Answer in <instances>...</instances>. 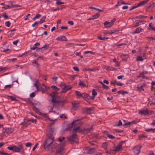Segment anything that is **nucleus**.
Instances as JSON below:
<instances>
[{
    "instance_id": "f257e3e1",
    "label": "nucleus",
    "mask_w": 155,
    "mask_h": 155,
    "mask_svg": "<svg viewBox=\"0 0 155 155\" xmlns=\"http://www.w3.org/2000/svg\"><path fill=\"white\" fill-rule=\"evenodd\" d=\"M44 148L47 149L51 153H52L55 150L57 144L54 141V137H48L44 143Z\"/></svg>"
},
{
    "instance_id": "f03ea898",
    "label": "nucleus",
    "mask_w": 155,
    "mask_h": 155,
    "mask_svg": "<svg viewBox=\"0 0 155 155\" xmlns=\"http://www.w3.org/2000/svg\"><path fill=\"white\" fill-rule=\"evenodd\" d=\"M68 140L71 144L76 143L78 141V140L77 137V135L75 133H73L70 137H68Z\"/></svg>"
},
{
    "instance_id": "7ed1b4c3",
    "label": "nucleus",
    "mask_w": 155,
    "mask_h": 155,
    "mask_svg": "<svg viewBox=\"0 0 155 155\" xmlns=\"http://www.w3.org/2000/svg\"><path fill=\"white\" fill-rule=\"evenodd\" d=\"M14 152L23 153L25 151V149L23 147L21 144H19L18 146L15 145Z\"/></svg>"
},
{
    "instance_id": "20e7f679",
    "label": "nucleus",
    "mask_w": 155,
    "mask_h": 155,
    "mask_svg": "<svg viewBox=\"0 0 155 155\" xmlns=\"http://www.w3.org/2000/svg\"><path fill=\"white\" fill-rule=\"evenodd\" d=\"M58 94V92L56 91H54L50 94V95L52 97V99L51 101H51V103H54L56 101Z\"/></svg>"
},
{
    "instance_id": "39448f33",
    "label": "nucleus",
    "mask_w": 155,
    "mask_h": 155,
    "mask_svg": "<svg viewBox=\"0 0 155 155\" xmlns=\"http://www.w3.org/2000/svg\"><path fill=\"white\" fill-rule=\"evenodd\" d=\"M123 142V141H122L119 143L116 147H114V151L119 152L120 151L122 148V145Z\"/></svg>"
},
{
    "instance_id": "423d86ee",
    "label": "nucleus",
    "mask_w": 155,
    "mask_h": 155,
    "mask_svg": "<svg viewBox=\"0 0 155 155\" xmlns=\"http://www.w3.org/2000/svg\"><path fill=\"white\" fill-rule=\"evenodd\" d=\"M93 107L84 108L82 109V112L84 113L91 114L93 112Z\"/></svg>"
},
{
    "instance_id": "0eeeda50",
    "label": "nucleus",
    "mask_w": 155,
    "mask_h": 155,
    "mask_svg": "<svg viewBox=\"0 0 155 155\" xmlns=\"http://www.w3.org/2000/svg\"><path fill=\"white\" fill-rule=\"evenodd\" d=\"M14 130L13 128L9 127H5V128H3V132L7 134H9L12 133Z\"/></svg>"
},
{
    "instance_id": "6e6552de",
    "label": "nucleus",
    "mask_w": 155,
    "mask_h": 155,
    "mask_svg": "<svg viewBox=\"0 0 155 155\" xmlns=\"http://www.w3.org/2000/svg\"><path fill=\"white\" fill-rule=\"evenodd\" d=\"M141 147L140 145H138L135 146L133 149V151L134 152L136 155L138 154L140 152V149Z\"/></svg>"
},
{
    "instance_id": "1a4fd4ad",
    "label": "nucleus",
    "mask_w": 155,
    "mask_h": 155,
    "mask_svg": "<svg viewBox=\"0 0 155 155\" xmlns=\"http://www.w3.org/2000/svg\"><path fill=\"white\" fill-rule=\"evenodd\" d=\"M47 137H54L53 128H48L47 131Z\"/></svg>"
},
{
    "instance_id": "9d476101",
    "label": "nucleus",
    "mask_w": 155,
    "mask_h": 155,
    "mask_svg": "<svg viewBox=\"0 0 155 155\" xmlns=\"http://www.w3.org/2000/svg\"><path fill=\"white\" fill-rule=\"evenodd\" d=\"M65 101V100L61 98L58 100H57L56 99V101L54 103H53L54 106L56 104H57L58 105H59L61 104H62V105L63 106L64 104Z\"/></svg>"
},
{
    "instance_id": "9b49d317",
    "label": "nucleus",
    "mask_w": 155,
    "mask_h": 155,
    "mask_svg": "<svg viewBox=\"0 0 155 155\" xmlns=\"http://www.w3.org/2000/svg\"><path fill=\"white\" fill-rule=\"evenodd\" d=\"M81 121L80 120H76L73 121L71 124L69 126V127H72L76 126L77 125L81 123Z\"/></svg>"
},
{
    "instance_id": "f8f14e48",
    "label": "nucleus",
    "mask_w": 155,
    "mask_h": 155,
    "mask_svg": "<svg viewBox=\"0 0 155 155\" xmlns=\"http://www.w3.org/2000/svg\"><path fill=\"white\" fill-rule=\"evenodd\" d=\"M65 145V143H60L57 148L56 151L57 153H60L63 150L64 146Z\"/></svg>"
},
{
    "instance_id": "ddd939ff",
    "label": "nucleus",
    "mask_w": 155,
    "mask_h": 155,
    "mask_svg": "<svg viewBox=\"0 0 155 155\" xmlns=\"http://www.w3.org/2000/svg\"><path fill=\"white\" fill-rule=\"evenodd\" d=\"M79 102L78 101H74L72 102L73 108L74 110H76L78 107Z\"/></svg>"
},
{
    "instance_id": "4468645a",
    "label": "nucleus",
    "mask_w": 155,
    "mask_h": 155,
    "mask_svg": "<svg viewBox=\"0 0 155 155\" xmlns=\"http://www.w3.org/2000/svg\"><path fill=\"white\" fill-rule=\"evenodd\" d=\"M143 31V29L141 28L140 27L137 28L135 30V31L133 32V34H134L136 33H139Z\"/></svg>"
},
{
    "instance_id": "2eb2a0df",
    "label": "nucleus",
    "mask_w": 155,
    "mask_h": 155,
    "mask_svg": "<svg viewBox=\"0 0 155 155\" xmlns=\"http://www.w3.org/2000/svg\"><path fill=\"white\" fill-rule=\"evenodd\" d=\"M149 113V110L148 109L140 110L139 111V114L144 115L148 114Z\"/></svg>"
},
{
    "instance_id": "dca6fc26",
    "label": "nucleus",
    "mask_w": 155,
    "mask_h": 155,
    "mask_svg": "<svg viewBox=\"0 0 155 155\" xmlns=\"http://www.w3.org/2000/svg\"><path fill=\"white\" fill-rule=\"evenodd\" d=\"M56 40L60 41H67V39L66 37L64 36H61L60 37H58L56 38Z\"/></svg>"
},
{
    "instance_id": "f3484780",
    "label": "nucleus",
    "mask_w": 155,
    "mask_h": 155,
    "mask_svg": "<svg viewBox=\"0 0 155 155\" xmlns=\"http://www.w3.org/2000/svg\"><path fill=\"white\" fill-rule=\"evenodd\" d=\"M34 81L35 82V83L34 85L38 91L39 90V87L38 86V85L39 84V81L37 79H35L34 80Z\"/></svg>"
},
{
    "instance_id": "a211bd4d",
    "label": "nucleus",
    "mask_w": 155,
    "mask_h": 155,
    "mask_svg": "<svg viewBox=\"0 0 155 155\" xmlns=\"http://www.w3.org/2000/svg\"><path fill=\"white\" fill-rule=\"evenodd\" d=\"M149 1V0H144L143 1H142L140 2L139 3L137 4V6L139 7L140 6L142 5L145 4V3H147Z\"/></svg>"
},
{
    "instance_id": "6ab92c4d",
    "label": "nucleus",
    "mask_w": 155,
    "mask_h": 155,
    "mask_svg": "<svg viewBox=\"0 0 155 155\" xmlns=\"http://www.w3.org/2000/svg\"><path fill=\"white\" fill-rule=\"evenodd\" d=\"M136 123V122L135 121H133L132 122H126L123 124V126H130L132 124H134Z\"/></svg>"
},
{
    "instance_id": "aec40b11",
    "label": "nucleus",
    "mask_w": 155,
    "mask_h": 155,
    "mask_svg": "<svg viewBox=\"0 0 155 155\" xmlns=\"http://www.w3.org/2000/svg\"><path fill=\"white\" fill-rule=\"evenodd\" d=\"M116 20V19L115 18H114L112 20H111L110 22L106 21L104 23V25H105L107 24V23H108L110 24V25H112L114 23L115 21Z\"/></svg>"
},
{
    "instance_id": "412c9836",
    "label": "nucleus",
    "mask_w": 155,
    "mask_h": 155,
    "mask_svg": "<svg viewBox=\"0 0 155 155\" xmlns=\"http://www.w3.org/2000/svg\"><path fill=\"white\" fill-rule=\"evenodd\" d=\"M63 85L64 87L62 89L64 91H66L71 88V87L70 86H67L65 84H64Z\"/></svg>"
},
{
    "instance_id": "4be33fe9",
    "label": "nucleus",
    "mask_w": 155,
    "mask_h": 155,
    "mask_svg": "<svg viewBox=\"0 0 155 155\" xmlns=\"http://www.w3.org/2000/svg\"><path fill=\"white\" fill-rule=\"evenodd\" d=\"M49 47V45H46L41 48H38L39 51H41V50L42 49L43 50H45L48 49Z\"/></svg>"
},
{
    "instance_id": "5701e85b",
    "label": "nucleus",
    "mask_w": 155,
    "mask_h": 155,
    "mask_svg": "<svg viewBox=\"0 0 155 155\" xmlns=\"http://www.w3.org/2000/svg\"><path fill=\"white\" fill-rule=\"evenodd\" d=\"M97 94V92L95 91L94 89H93L92 91V96L91 97V99H93L95 98V96Z\"/></svg>"
},
{
    "instance_id": "b1692460",
    "label": "nucleus",
    "mask_w": 155,
    "mask_h": 155,
    "mask_svg": "<svg viewBox=\"0 0 155 155\" xmlns=\"http://www.w3.org/2000/svg\"><path fill=\"white\" fill-rule=\"evenodd\" d=\"M105 68L107 70L116 71L117 70L116 68L110 66H106Z\"/></svg>"
},
{
    "instance_id": "393cba45",
    "label": "nucleus",
    "mask_w": 155,
    "mask_h": 155,
    "mask_svg": "<svg viewBox=\"0 0 155 155\" xmlns=\"http://www.w3.org/2000/svg\"><path fill=\"white\" fill-rule=\"evenodd\" d=\"M143 21L144 22V21ZM142 22V21H139L137 20V21L134 24V27H136L137 26H138L141 24V22Z\"/></svg>"
},
{
    "instance_id": "a878e982",
    "label": "nucleus",
    "mask_w": 155,
    "mask_h": 155,
    "mask_svg": "<svg viewBox=\"0 0 155 155\" xmlns=\"http://www.w3.org/2000/svg\"><path fill=\"white\" fill-rule=\"evenodd\" d=\"M88 96L87 94L85 93H83L82 94L81 97L84 98L85 100L87 101V100L88 99V98H87Z\"/></svg>"
},
{
    "instance_id": "bb28decb",
    "label": "nucleus",
    "mask_w": 155,
    "mask_h": 155,
    "mask_svg": "<svg viewBox=\"0 0 155 155\" xmlns=\"http://www.w3.org/2000/svg\"><path fill=\"white\" fill-rule=\"evenodd\" d=\"M24 100L25 101L28 102V103L29 104H31V105L34 104V103L32 102V101L30 98H25Z\"/></svg>"
},
{
    "instance_id": "cd10ccee",
    "label": "nucleus",
    "mask_w": 155,
    "mask_h": 155,
    "mask_svg": "<svg viewBox=\"0 0 155 155\" xmlns=\"http://www.w3.org/2000/svg\"><path fill=\"white\" fill-rule=\"evenodd\" d=\"M46 18L45 16H44L40 19V21H38L39 24H41L45 21V19Z\"/></svg>"
},
{
    "instance_id": "c85d7f7f",
    "label": "nucleus",
    "mask_w": 155,
    "mask_h": 155,
    "mask_svg": "<svg viewBox=\"0 0 155 155\" xmlns=\"http://www.w3.org/2000/svg\"><path fill=\"white\" fill-rule=\"evenodd\" d=\"M127 55L126 54H123L122 55H120V57L123 60H126L127 58Z\"/></svg>"
},
{
    "instance_id": "c756f323",
    "label": "nucleus",
    "mask_w": 155,
    "mask_h": 155,
    "mask_svg": "<svg viewBox=\"0 0 155 155\" xmlns=\"http://www.w3.org/2000/svg\"><path fill=\"white\" fill-rule=\"evenodd\" d=\"M51 87L53 89V90H54V91H58L60 89L58 88L56 86H55L54 85H52L51 86Z\"/></svg>"
},
{
    "instance_id": "7c9ffc66",
    "label": "nucleus",
    "mask_w": 155,
    "mask_h": 155,
    "mask_svg": "<svg viewBox=\"0 0 155 155\" xmlns=\"http://www.w3.org/2000/svg\"><path fill=\"white\" fill-rule=\"evenodd\" d=\"M100 14L99 13H97L92 16V18L95 19L97 18L99 16Z\"/></svg>"
},
{
    "instance_id": "2f4dec72",
    "label": "nucleus",
    "mask_w": 155,
    "mask_h": 155,
    "mask_svg": "<svg viewBox=\"0 0 155 155\" xmlns=\"http://www.w3.org/2000/svg\"><path fill=\"white\" fill-rule=\"evenodd\" d=\"M38 107H36L35 106V105L34 104V106H33V109L35 111L36 113H38L39 112V110L38 109Z\"/></svg>"
},
{
    "instance_id": "473e14b6",
    "label": "nucleus",
    "mask_w": 155,
    "mask_h": 155,
    "mask_svg": "<svg viewBox=\"0 0 155 155\" xmlns=\"http://www.w3.org/2000/svg\"><path fill=\"white\" fill-rule=\"evenodd\" d=\"M143 59L142 57L140 56H138L136 58V61H142Z\"/></svg>"
},
{
    "instance_id": "72a5a7b5",
    "label": "nucleus",
    "mask_w": 155,
    "mask_h": 155,
    "mask_svg": "<svg viewBox=\"0 0 155 155\" xmlns=\"http://www.w3.org/2000/svg\"><path fill=\"white\" fill-rule=\"evenodd\" d=\"M92 130V127L91 126V128H85L84 129V131L85 132L88 133L90 132Z\"/></svg>"
},
{
    "instance_id": "f704fd0d",
    "label": "nucleus",
    "mask_w": 155,
    "mask_h": 155,
    "mask_svg": "<svg viewBox=\"0 0 155 155\" xmlns=\"http://www.w3.org/2000/svg\"><path fill=\"white\" fill-rule=\"evenodd\" d=\"M79 85L80 86H82L83 87H85L86 86V85L81 80L80 81L79 83Z\"/></svg>"
},
{
    "instance_id": "c9c22d12",
    "label": "nucleus",
    "mask_w": 155,
    "mask_h": 155,
    "mask_svg": "<svg viewBox=\"0 0 155 155\" xmlns=\"http://www.w3.org/2000/svg\"><path fill=\"white\" fill-rule=\"evenodd\" d=\"M107 137H108V138L109 139H113L115 138V137L114 136H113L112 135H111L109 134H107Z\"/></svg>"
},
{
    "instance_id": "e433bc0d",
    "label": "nucleus",
    "mask_w": 155,
    "mask_h": 155,
    "mask_svg": "<svg viewBox=\"0 0 155 155\" xmlns=\"http://www.w3.org/2000/svg\"><path fill=\"white\" fill-rule=\"evenodd\" d=\"M41 15L39 14H37L33 18V20L35 21L36 19L38 18L39 17H41Z\"/></svg>"
},
{
    "instance_id": "4c0bfd02",
    "label": "nucleus",
    "mask_w": 155,
    "mask_h": 155,
    "mask_svg": "<svg viewBox=\"0 0 155 155\" xmlns=\"http://www.w3.org/2000/svg\"><path fill=\"white\" fill-rule=\"evenodd\" d=\"M14 147L15 145L12 146L8 147H7V149L10 150H12L14 152Z\"/></svg>"
},
{
    "instance_id": "58836bf2",
    "label": "nucleus",
    "mask_w": 155,
    "mask_h": 155,
    "mask_svg": "<svg viewBox=\"0 0 155 155\" xmlns=\"http://www.w3.org/2000/svg\"><path fill=\"white\" fill-rule=\"evenodd\" d=\"M21 6L18 5H12L10 7V8H13L16 7H20Z\"/></svg>"
},
{
    "instance_id": "ea45409f",
    "label": "nucleus",
    "mask_w": 155,
    "mask_h": 155,
    "mask_svg": "<svg viewBox=\"0 0 155 155\" xmlns=\"http://www.w3.org/2000/svg\"><path fill=\"white\" fill-rule=\"evenodd\" d=\"M77 96L79 97H81L82 94L80 92L77 91H75Z\"/></svg>"
},
{
    "instance_id": "a19ab883",
    "label": "nucleus",
    "mask_w": 155,
    "mask_h": 155,
    "mask_svg": "<svg viewBox=\"0 0 155 155\" xmlns=\"http://www.w3.org/2000/svg\"><path fill=\"white\" fill-rule=\"evenodd\" d=\"M122 125V123L120 120H119L118 124L114 125V126H120Z\"/></svg>"
},
{
    "instance_id": "79ce46f5",
    "label": "nucleus",
    "mask_w": 155,
    "mask_h": 155,
    "mask_svg": "<svg viewBox=\"0 0 155 155\" xmlns=\"http://www.w3.org/2000/svg\"><path fill=\"white\" fill-rule=\"evenodd\" d=\"M34 104L35 105V107H36V106H37L38 107H41V104L38 102H36V103H34L33 105H32L34 106Z\"/></svg>"
},
{
    "instance_id": "37998d69",
    "label": "nucleus",
    "mask_w": 155,
    "mask_h": 155,
    "mask_svg": "<svg viewBox=\"0 0 155 155\" xmlns=\"http://www.w3.org/2000/svg\"><path fill=\"white\" fill-rule=\"evenodd\" d=\"M147 16H144L142 15H140L138 16H136L135 17V18H147Z\"/></svg>"
},
{
    "instance_id": "c03bdc74",
    "label": "nucleus",
    "mask_w": 155,
    "mask_h": 155,
    "mask_svg": "<svg viewBox=\"0 0 155 155\" xmlns=\"http://www.w3.org/2000/svg\"><path fill=\"white\" fill-rule=\"evenodd\" d=\"M74 127V128L73 129V132L74 133L77 131L79 129V128H80V126H77V127Z\"/></svg>"
},
{
    "instance_id": "a18cd8bd",
    "label": "nucleus",
    "mask_w": 155,
    "mask_h": 155,
    "mask_svg": "<svg viewBox=\"0 0 155 155\" xmlns=\"http://www.w3.org/2000/svg\"><path fill=\"white\" fill-rule=\"evenodd\" d=\"M145 131L147 132H150V131H152L153 133L154 132V129H153L152 128L146 129L145 130Z\"/></svg>"
},
{
    "instance_id": "49530a36",
    "label": "nucleus",
    "mask_w": 155,
    "mask_h": 155,
    "mask_svg": "<svg viewBox=\"0 0 155 155\" xmlns=\"http://www.w3.org/2000/svg\"><path fill=\"white\" fill-rule=\"evenodd\" d=\"M87 70L88 71H94L97 70V68H88Z\"/></svg>"
},
{
    "instance_id": "de8ad7c7",
    "label": "nucleus",
    "mask_w": 155,
    "mask_h": 155,
    "mask_svg": "<svg viewBox=\"0 0 155 155\" xmlns=\"http://www.w3.org/2000/svg\"><path fill=\"white\" fill-rule=\"evenodd\" d=\"M155 6V3H152V4H150V5L148 6L147 7V8H153Z\"/></svg>"
},
{
    "instance_id": "09e8293b",
    "label": "nucleus",
    "mask_w": 155,
    "mask_h": 155,
    "mask_svg": "<svg viewBox=\"0 0 155 155\" xmlns=\"http://www.w3.org/2000/svg\"><path fill=\"white\" fill-rule=\"evenodd\" d=\"M10 25H11V23H10V22L9 21H6L5 23V26H7V27H9L10 26Z\"/></svg>"
},
{
    "instance_id": "8fccbe9b",
    "label": "nucleus",
    "mask_w": 155,
    "mask_h": 155,
    "mask_svg": "<svg viewBox=\"0 0 155 155\" xmlns=\"http://www.w3.org/2000/svg\"><path fill=\"white\" fill-rule=\"evenodd\" d=\"M64 2H60L58 0L56 1V3L58 5H59L60 4H64Z\"/></svg>"
},
{
    "instance_id": "3c124183",
    "label": "nucleus",
    "mask_w": 155,
    "mask_h": 155,
    "mask_svg": "<svg viewBox=\"0 0 155 155\" xmlns=\"http://www.w3.org/2000/svg\"><path fill=\"white\" fill-rule=\"evenodd\" d=\"M118 93L119 94H124V93H127L125 91H120L118 92Z\"/></svg>"
},
{
    "instance_id": "603ef678",
    "label": "nucleus",
    "mask_w": 155,
    "mask_h": 155,
    "mask_svg": "<svg viewBox=\"0 0 155 155\" xmlns=\"http://www.w3.org/2000/svg\"><path fill=\"white\" fill-rule=\"evenodd\" d=\"M65 139V137H62V138H61L60 137L58 138V140L60 142H61L63 140H64Z\"/></svg>"
},
{
    "instance_id": "864d4df0",
    "label": "nucleus",
    "mask_w": 155,
    "mask_h": 155,
    "mask_svg": "<svg viewBox=\"0 0 155 155\" xmlns=\"http://www.w3.org/2000/svg\"><path fill=\"white\" fill-rule=\"evenodd\" d=\"M138 6H137V4H135L134 6H132L131 8L130 9V11H131L132 10L138 7Z\"/></svg>"
},
{
    "instance_id": "5fc2aeb1",
    "label": "nucleus",
    "mask_w": 155,
    "mask_h": 155,
    "mask_svg": "<svg viewBox=\"0 0 155 155\" xmlns=\"http://www.w3.org/2000/svg\"><path fill=\"white\" fill-rule=\"evenodd\" d=\"M32 145V144L29 142H28V143H25V145L27 147H30Z\"/></svg>"
},
{
    "instance_id": "6e6d98bb",
    "label": "nucleus",
    "mask_w": 155,
    "mask_h": 155,
    "mask_svg": "<svg viewBox=\"0 0 155 155\" xmlns=\"http://www.w3.org/2000/svg\"><path fill=\"white\" fill-rule=\"evenodd\" d=\"M95 151L94 148H91L89 150V153H93Z\"/></svg>"
},
{
    "instance_id": "4d7b16f0",
    "label": "nucleus",
    "mask_w": 155,
    "mask_h": 155,
    "mask_svg": "<svg viewBox=\"0 0 155 155\" xmlns=\"http://www.w3.org/2000/svg\"><path fill=\"white\" fill-rule=\"evenodd\" d=\"M116 85L117 86H122L123 84L120 82L117 81Z\"/></svg>"
},
{
    "instance_id": "13d9d810",
    "label": "nucleus",
    "mask_w": 155,
    "mask_h": 155,
    "mask_svg": "<svg viewBox=\"0 0 155 155\" xmlns=\"http://www.w3.org/2000/svg\"><path fill=\"white\" fill-rule=\"evenodd\" d=\"M147 74V71H143L141 73H140V76H139V77H141L140 76L141 75H143L144 74Z\"/></svg>"
},
{
    "instance_id": "bf43d9fd",
    "label": "nucleus",
    "mask_w": 155,
    "mask_h": 155,
    "mask_svg": "<svg viewBox=\"0 0 155 155\" xmlns=\"http://www.w3.org/2000/svg\"><path fill=\"white\" fill-rule=\"evenodd\" d=\"M38 48H38V47H36L35 46H33V47H31V49L34 50H35V49H37L36 50L37 51H38Z\"/></svg>"
},
{
    "instance_id": "052dcab7",
    "label": "nucleus",
    "mask_w": 155,
    "mask_h": 155,
    "mask_svg": "<svg viewBox=\"0 0 155 155\" xmlns=\"http://www.w3.org/2000/svg\"><path fill=\"white\" fill-rule=\"evenodd\" d=\"M21 124L23 125H22V128H25L28 126L27 124H25V123L24 124L23 122H22L21 123Z\"/></svg>"
},
{
    "instance_id": "680f3d73",
    "label": "nucleus",
    "mask_w": 155,
    "mask_h": 155,
    "mask_svg": "<svg viewBox=\"0 0 155 155\" xmlns=\"http://www.w3.org/2000/svg\"><path fill=\"white\" fill-rule=\"evenodd\" d=\"M81 54L80 52L78 53V52H77L75 53V55L77 56H80L81 57V58H83V56H81V54Z\"/></svg>"
},
{
    "instance_id": "e2e57ef3",
    "label": "nucleus",
    "mask_w": 155,
    "mask_h": 155,
    "mask_svg": "<svg viewBox=\"0 0 155 155\" xmlns=\"http://www.w3.org/2000/svg\"><path fill=\"white\" fill-rule=\"evenodd\" d=\"M9 97L12 100L15 101L16 100V97H13L12 96H9Z\"/></svg>"
},
{
    "instance_id": "0e129e2a",
    "label": "nucleus",
    "mask_w": 155,
    "mask_h": 155,
    "mask_svg": "<svg viewBox=\"0 0 155 155\" xmlns=\"http://www.w3.org/2000/svg\"><path fill=\"white\" fill-rule=\"evenodd\" d=\"M38 24H39L38 22H35L32 25V27H34L36 25H37Z\"/></svg>"
},
{
    "instance_id": "69168bd1",
    "label": "nucleus",
    "mask_w": 155,
    "mask_h": 155,
    "mask_svg": "<svg viewBox=\"0 0 155 155\" xmlns=\"http://www.w3.org/2000/svg\"><path fill=\"white\" fill-rule=\"evenodd\" d=\"M10 6H9V5H7L6 6H5L2 7V8H4V9H8V8H10Z\"/></svg>"
},
{
    "instance_id": "338daca9",
    "label": "nucleus",
    "mask_w": 155,
    "mask_h": 155,
    "mask_svg": "<svg viewBox=\"0 0 155 155\" xmlns=\"http://www.w3.org/2000/svg\"><path fill=\"white\" fill-rule=\"evenodd\" d=\"M35 96V92H32L30 95V96L32 98L34 97Z\"/></svg>"
},
{
    "instance_id": "774afa93",
    "label": "nucleus",
    "mask_w": 155,
    "mask_h": 155,
    "mask_svg": "<svg viewBox=\"0 0 155 155\" xmlns=\"http://www.w3.org/2000/svg\"><path fill=\"white\" fill-rule=\"evenodd\" d=\"M147 137V136L146 135H145L143 134L142 135L140 136L139 137V139H141L142 138H146Z\"/></svg>"
}]
</instances>
